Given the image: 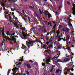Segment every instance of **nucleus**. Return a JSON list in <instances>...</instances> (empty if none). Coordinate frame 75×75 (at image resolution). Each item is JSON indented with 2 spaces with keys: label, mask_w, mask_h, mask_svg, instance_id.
Here are the masks:
<instances>
[{
  "label": "nucleus",
  "mask_w": 75,
  "mask_h": 75,
  "mask_svg": "<svg viewBox=\"0 0 75 75\" xmlns=\"http://www.w3.org/2000/svg\"><path fill=\"white\" fill-rule=\"evenodd\" d=\"M70 60V59L69 58H65L63 61H61L60 59H58L56 61V63H57L58 62H68Z\"/></svg>",
  "instance_id": "1"
},
{
  "label": "nucleus",
  "mask_w": 75,
  "mask_h": 75,
  "mask_svg": "<svg viewBox=\"0 0 75 75\" xmlns=\"http://www.w3.org/2000/svg\"><path fill=\"white\" fill-rule=\"evenodd\" d=\"M29 42L27 44V45H29V46H30V47H32V46H33L34 45L33 43H35V42H34L33 41H31L30 42V40L28 41Z\"/></svg>",
  "instance_id": "2"
},
{
  "label": "nucleus",
  "mask_w": 75,
  "mask_h": 75,
  "mask_svg": "<svg viewBox=\"0 0 75 75\" xmlns=\"http://www.w3.org/2000/svg\"><path fill=\"white\" fill-rule=\"evenodd\" d=\"M62 30L63 31H64L65 33H67L69 32V29L67 27L65 29H64V28H63Z\"/></svg>",
  "instance_id": "3"
},
{
  "label": "nucleus",
  "mask_w": 75,
  "mask_h": 75,
  "mask_svg": "<svg viewBox=\"0 0 75 75\" xmlns=\"http://www.w3.org/2000/svg\"><path fill=\"white\" fill-rule=\"evenodd\" d=\"M4 27H3L2 28V35L3 36V37L4 38H6V35H5V34L4 33Z\"/></svg>",
  "instance_id": "4"
},
{
  "label": "nucleus",
  "mask_w": 75,
  "mask_h": 75,
  "mask_svg": "<svg viewBox=\"0 0 75 75\" xmlns=\"http://www.w3.org/2000/svg\"><path fill=\"white\" fill-rule=\"evenodd\" d=\"M13 24L14 25V27H16V28H17L18 29H19V26H18V25H17V23H15L14 22H12Z\"/></svg>",
  "instance_id": "5"
},
{
  "label": "nucleus",
  "mask_w": 75,
  "mask_h": 75,
  "mask_svg": "<svg viewBox=\"0 0 75 75\" xmlns=\"http://www.w3.org/2000/svg\"><path fill=\"white\" fill-rule=\"evenodd\" d=\"M26 67H27L28 68H29V69L31 68V67L30 65V64L29 63H27L26 64Z\"/></svg>",
  "instance_id": "6"
},
{
  "label": "nucleus",
  "mask_w": 75,
  "mask_h": 75,
  "mask_svg": "<svg viewBox=\"0 0 75 75\" xmlns=\"http://www.w3.org/2000/svg\"><path fill=\"white\" fill-rule=\"evenodd\" d=\"M16 63H15V64H16V67H20V65H21V64L22 63H20L19 64H18V62H16Z\"/></svg>",
  "instance_id": "7"
},
{
  "label": "nucleus",
  "mask_w": 75,
  "mask_h": 75,
  "mask_svg": "<svg viewBox=\"0 0 75 75\" xmlns=\"http://www.w3.org/2000/svg\"><path fill=\"white\" fill-rule=\"evenodd\" d=\"M23 17H24V18H25V19H26V18H28L29 20L28 22H30V18L29 17H27V16L26 15H24Z\"/></svg>",
  "instance_id": "8"
},
{
  "label": "nucleus",
  "mask_w": 75,
  "mask_h": 75,
  "mask_svg": "<svg viewBox=\"0 0 75 75\" xmlns=\"http://www.w3.org/2000/svg\"><path fill=\"white\" fill-rule=\"evenodd\" d=\"M23 58H24V57L22 56V57H21L20 58V59H19V61H21V62H23V61H24V60H23Z\"/></svg>",
  "instance_id": "9"
},
{
  "label": "nucleus",
  "mask_w": 75,
  "mask_h": 75,
  "mask_svg": "<svg viewBox=\"0 0 75 75\" xmlns=\"http://www.w3.org/2000/svg\"><path fill=\"white\" fill-rule=\"evenodd\" d=\"M1 3V6H2L3 7H4L5 6V4L4 3L1 2V1H0Z\"/></svg>",
  "instance_id": "10"
},
{
  "label": "nucleus",
  "mask_w": 75,
  "mask_h": 75,
  "mask_svg": "<svg viewBox=\"0 0 75 75\" xmlns=\"http://www.w3.org/2000/svg\"><path fill=\"white\" fill-rule=\"evenodd\" d=\"M18 69H19V67L18 68H17L16 67H15L13 68L12 69H13V70L15 71H16V70L17 71V70H18Z\"/></svg>",
  "instance_id": "11"
},
{
  "label": "nucleus",
  "mask_w": 75,
  "mask_h": 75,
  "mask_svg": "<svg viewBox=\"0 0 75 75\" xmlns=\"http://www.w3.org/2000/svg\"><path fill=\"white\" fill-rule=\"evenodd\" d=\"M11 39L14 40V41H16V39L15 38V37H14V36H11Z\"/></svg>",
  "instance_id": "12"
},
{
  "label": "nucleus",
  "mask_w": 75,
  "mask_h": 75,
  "mask_svg": "<svg viewBox=\"0 0 75 75\" xmlns=\"http://www.w3.org/2000/svg\"><path fill=\"white\" fill-rule=\"evenodd\" d=\"M10 41H13V42H14L15 43H17V41H14V39H10Z\"/></svg>",
  "instance_id": "13"
},
{
  "label": "nucleus",
  "mask_w": 75,
  "mask_h": 75,
  "mask_svg": "<svg viewBox=\"0 0 75 75\" xmlns=\"http://www.w3.org/2000/svg\"><path fill=\"white\" fill-rule=\"evenodd\" d=\"M11 71V69H9L8 70V72H7L8 74L7 75H9V74H10Z\"/></svg>",
  "instance_id": "14"
},
{
  "label": "nucleus",
  "mask_w": 75,
  "mask_h": 75,
  "mask_svg": "<svg viewBox=\"0 0 75 75\" xmlns=\"http://www.w3.org/2000/svg\"><path fill=\"white\" fill-rule=\"evenodd\" d=\"M66 50H68V51H69L71 50V48H70V47H67V48H66Z\"/></svg>",
  "instance_id": "15"
},
{
  "label": "nucleus",
  "mask_w": 75,
  "mask_h": 75,
  "mask_svg": "<svg viewBox=\"0 0 75 75\" xmlns=\"http://www.w3.org/2000/svg\"><path fill=\"white\" fill-rule=\"evenodd\" d=\"M12 71L13 72V75H16V73L15 72V71L13 70V69H12Z\"/></svg>",
  "instance_id": "16"
},
{
  "label": "nucleus",
  "mask_w": 75,
  "mask_h": 75,
  "mask_svg": "<svg viewBox=\"0 0 75 75\" xmlns=\"http://www.w3.org/2000/svg\"><path fill=\"white\" fill-rule=\"evenodd\" d=\"M50 32H51V34H52V33H54V34H55V30H52Z\"/></svg>",
  "instance_id": "17"
},
{
  "label": "nucleus",
  "mask_w": 75,
  "mask_h": 75,
  "mask_svg": "<svg viewBox=\"0 0 75 75\" xmlns=\"http://www.w3.org/2000/svg\"><path fill=\"white\" fill-rule=\"evenodd\" d=\"M59 33H60V31H59V30H57V35H59Z\"/></svg>",
  "instance_id": "18"
},
{
  "label": "nucleus",
  "mask_w": 75,
  "mask_h": 75,
  "mask_svg": "<svg viewBox=\"0 0 75 75\" xmlns=\"http://www.w3.org/2000/svg\"><path fill=\"white\" fill-rule=\"evenodd\" d=\"M26 35H24V34L23 35V36L24 37V38H22V39H24V40H25V39L26 38H26V37H25V36Z\"/></svg>",
  "instance_id": "19"
},
{
  "label": "nucleus",
  "mask_w": 75,
  "mask_h": 75,
  "mask_svg": "<svg viewBox=\"0 0 75 75\" xmlns=\"http://www.w3.org/2000/svg\"><path fill=\"white\" fill-rule=\"evenodd\" d=\"M46 39L47 41H48V40H49V37L46 36Z\"/></svg>",
  "instance_id": "20"
},
{
  "label": "nucleus",
  "mask_w": 75,
  "mask_h": 75,
  "mask_svg": "<svg viewBox=\"0 0 75 75\" xmlns=\"http://www.w3.org/2000/svg\"><path fill=\"white\" fill-rule=\"evenodd\" d=\"M46 62H51V60H49V59H47Z\"/></svg>",
  "instance_id": "21"
},
{
  "label": "nucleus",
  "mask_w": 75,
  "mask_h": 75,
  "mask_svg": "<svg viewBox=\"0 0 75 75\" xmlns=\"http://www.w3.org/2000/svg\"><path fill=\"white\" fill-rule=\"evenodd\" d=\"M67 3L68 5H69L70 6L71 5V3H70V2L68 1H67Z\"/></svg>",
  "instance_id": "22"
},
{
  "label": "nucleus",
  "mask_w": 75,
  "mask_h": 75,
  "mask_svg": "<svg viewBox=\"0 0 75 75\" xmlns=\"http://www.w3.org/2000/svg\"><path fill=\"white\" fill-rule=\"evenodd\" d=\"M20 30H23V31H24L25 30V29L24 28V27H22L21 29V28H20Z\"/></svg>",
  "instance_id": "23"
},
{
  "label": "nucleus",
  "mask_w": 75,
  "mask_h": 75,
  "mask_svg": "<svg viewBox=\"0 0 75 75\" xmlns=\"http://www.w3.org/2000/svg\"><path fill=\"white\" fill-rule=\"evenodd\" d=\"M11 16H9V20H10V21H11Z\"/></svg>",
  "instance_id": "24"
},
{
  "label": "nucleus",
  "mask_w": 75,
  "mask_h": 75,
  "mask_svg": "<svg viewBox=\"0 0 75 75\" xmlns=\"http://www.w3.org/2000/svg\"><path fill=\"white\" fill-rule=\"evenodd\" d=\"M38 20H40V21H42V18H41L40 17H38Z\"/></svg>",
  "instance_id": "25"
},
{
  "label": "nucleus",
  "mask_w": 75,
  "mask_h": 75,
  "mask_svg": "<svg viewBox=\"0 0 75 75\" xmlns=\"http://www.w3.org/2000/svg\"><path fill=\"white\" fill-rule=\"evenodd\" d=\"M29 36H30V35L27 34L25 36V37H26V38H26L27 37H29Z\"/></svg>",
  "instance_id": "26"
},
{
  "label": "nucleus",
  "mask_w": 75,
  "mask_h": 75,
  "mask_svg": "<svg viewBox=\"0 0 75 75\" xmlns=\"http://www.w3.org/2000/svg\"><path fill=\"white\" fill-rule=\"evenodd\" d=\"M39 10L41 14L42 13V12H41V9L40 8L39 9Z\"/></svg>",
  "instance_id": "27"
},
{
  "label": "nucleus",
  "mask_w": 75,
  "mask_h": 75,
  "mask_svg": "<svg viewBox=\"0 0 75 75\" xmlns=\"http://www.w3.org/2000/svg\"><path fill=\"white\" fill-rule=\"evenodd\" d=\"M59 57V56H58L56 57H54L53 58V59H55V58H56V59H57L58 58V57Z\"/></svg>",
  "instance_id": "28"
},
{
  "label": "nucleus",
  "mask_w": 75,
  "mask_h": 75,
  "mask_svg": "<svg viewBox=\"0 0 75 75\" xmlns=\"http://www.w3.org/2000/svg\"><path fill=\"white\" fill-rule=\"evenodd\" d=\"M62 25H59V29H61V28H62Z\"/></svg>",
  "instance_id": "29"
},
{
  "label": "nucleus",
  "mask_w": 75,
  "mask_h": 75,
  "mask_svg": "<svg viewBox=\"0 0 75 75\" xmlns=\"http://www.w3.org/2000/svg\"><path fill=\"white\" fill-rule=\"evenodd\" d=\"M22 18H23V20L25 21V22H26V19L24 18V17H22Z\"/></svg>",
  "instance_id": "30"
},
{
  "label": "nucleus",
  "mask_w": 75,
  "mask_h": 75,
  "mask_svg": "<svg viewBox=\"0 0 75 75\" xmlns=\"http://www.w3.org/2000/svg\"><path fill=\"white\" fill-rule=\"evenodd\" d=\"M42 66H43V67H45V63L44 62H42Z\"/></svg>",
  "instance_id": "31"
},
{
  "label": "nucleus",
  "mask_w": 75,
  "mask_h": 75,
  "mask_svg": "<svg viewBox=\"0 0 75 75\" xmlns=\"http://www.w3.org/2000/svg\"><path fill=\"white\" fill-rule=\"evenodd\" d=\"M26 74L27 75H29V74H30V72H28V71H26Z\"/></svg>",
  "instance_id": "32"
},
{
  "label": "nucleus",
  "mask_w": 75,
  "mask_h": 75,
  "mask_svg": "<svg viewBox=\"0 0 75 75\" xmlns=\"http://www.w3.org/2000/svg\"><path fill=\"white\" fill-rule=\"evenodd\" d=\"M59 40H58V42H59V41H61V40H62V38H59Z\"/></svg>",
  "instance_id": "33"
},
{
  "label": "nucleus",
  "mask_w": 75,
  "mask_h": 75,
  "mask_svg": "<svg viewBox=\"0 0 75 75\" xmlns=\"http://www.w3.org/2000/svg\"><path fill=\"white\" fill-rule=\"evenodd\" d=\"M52 59V58H51V57H50L49 59V60H52V61H54V59Z\"/></svg>",
  "instance_id": "34"
},
{
  "label": "nucleus",
  "mask_w": 75,
  "mask_h": 75,
  "mask_svg": "<svg viewBox=\"0 0 75 75\" xmlns=\"http://www.w3.org/2000/svg\"><path fill=\"white\" fill-rule=\"evenodd\" d=\"M61 6H59V8H58V10H61Z\"/></svg>",
  "instance_id": "35"
},
{
  "label": "nucleus",
  "mask_w": 75,
  "mask_h": 75,
  "mask_svg": "<svg viewBox=\"0 0 75 75\" xmlns=\"http://www.w3.org/2000/svg\"><path fill=\"white\" fill-rule=\"evenodd\" d=\"M47 47V45H44L43 46V48H45Z\"/></svg>",
  "instance_id": "36"
},
{
  "label": "nucleus",
  "mask_w": 75,
  "mask_h": 75,
  "mask_svg": "<svg viewBox=\"0 0 75 75\" xmlns=\"http://www.w3.org/2000/svg\"><path fill=\"white\" fill-rule=\"evenodd\" d=\"M72 14H73V15H75V10L73 11Z\"/></svg>",
  "instance_id": "37"
},
{
  "label": "nucleus",
  "mask_w": 75,
  "mask_h": 75,
  "mask_svg": "<svg viewBox=\"0 0 75 75\" xmlns=\"http://www.w3.org/2000/svg\"><path fill=\"white\" fill-rule=\"evenodd\" d=\"M69 22H71H71H72V19H69V20H68Z\"/></svg>",
  "instance_id": "38"
},
{
  "label": "nucleus",
  "mask_w": 75,
  "mask_h": 75,
  "mask_svg": "<svg viewBox=\"0 0 75 75\" xmlns=\"http://www.w3.org/2000/svg\"><path fill=\"white\" fill-rule=\"evenodd\" d=\"M43 31L45 33H47V31L46 30V29L45 28L44 29Z\"/></svg>",
  "instance_id": "39"
},
{
  "label": "nucleus",
  "mask_w": 75,
  "mask_h": 75,
  "mask_svg": "<svg viewBox=\"0 0 75 75\" xmlns=\"http://www.w3.org/2000/svg\"><path fill=\"white\" fill-rule=\"evenodd\" d=\"M71 24V23H70V22H68V25L69 26V25H70Z\"/></svg>",
  "instance_id": "40"
},
{
  "label": "nucleus",
  "mask_w": 75,
  "mask_h": 75,
  "mask_svg": "<svg viewBox=\"0 0 75 75\" xmlns=\"http://www.w3.org/2000/svg\"><path fill=\"white\" fill-rule=\"evenodd\" d=\"M47 15H48V16H51V14H50V13L49 12L48 13V14Z\"/></svg>",
  "instance_id": "41"
},
{
  "label": "nucleus",
  "mask_w": 75,
  "mask_h": 75,
  "mask_svg": "<svg viewBox=\"0 0 75 75\" xmlns=\"http://www.w3.org/2000/svg\"><path fill=\"white\" fill-rule=\"evenodd\" d=\"M59 73V71L58 70H56V74H58Z\"/></svg>",
  "instance_id": "42"
},
{
  "label": "nucleus",
  "mask_w": 75,
  "mask_h": 75,
  "mask_svg": "<svg viewBox=\"0 0 75 75\" xmlns=\"http://www.w3.org/2000/svg\"><path fill=\"white\" fill-rule=\"evenodd\" d=\"M14 35H15V33H14L13 34H11V36L12 37L13 36H13H14Z\"/></svg>",
  "instance_id": "43"
},
{
  "label": "nucleus",
  "mask_w": 75,
  "mask_h": 75,
  "mask_svg": "<svg viewBox=\"0 0 75 75\" xmlns=\"http://www.w3.org/2000/svg\"><path fill=\"white\" fill-rule=\"evenodd\" d=\"M17 0H13V3H15V2H16V1H17Z\"/></svg>",
  "instance_id": "44"
},
{
  "label": "nucleus",
  "mask_w": 75,
  "mask_h": 75,
  "mask_svg": "<svg viewBox=\"0 0 75 75\" xmlns=\"http://www.w3.org/2000/svg\"><path fill=\"white\" fill-rule=\"evenodd\" d=\"M29 62H30L31 63H33V62H34L33 61L31 60H29Z\"/></svg>",
  "instance_id": "45"
},
{
  "label": "nucleus",
  "mask_w": 75,
  "mask_h": 75,
  "mask_svg": "<svg viewBox=\"0 0 75 75\" xmlns=\"http://www.w3.org/2000/svg\"><path fill=\"white\" fill-rule=\"evenodd\" d=\"M55 65H52V69H53V68H55Z\"/></svg>",
  "instance_id": "46"
},
{
  "label": "nucleus",
  "mask_w": 75,
  "mask_h": 75,
  "mask_svg": "<svg viewBox=\"0 0 75 75\" xmlns=\"http://www.w3.org/2000/svg\"><path fill=\"white\" fill-rule=\"evenodd\" d=\"M10 43H11L10 44L11 45L12 44H15V42H14V43H12V42H11Z\"/></svg>",
  "instance_id": "47"
},
{
  "label": "nucleus",
  "mask_w": 75,
  "mask_h": 75,
  "mask_svg": "<svg viewBox=\"0 0 75 75\" xmlns=\"http://www.w3.org/2000/svg\"><path fill=\"white\" fill-rule=\"evenodd\" d=\"M21 48H22V49H23V50H24V49H25V47H22Z\"/></svg>",
  "instance_id": "48"
},
{
  "label": "nucleus",
  "mask_w": 75,
  "mask_h": 75,
  "mask_svg": "<svg viewBox=\"0 0 75 75\" xmlns=\"http://www.w3.org/2000/svg\"><path fill=\"white\" fill-rule=\"evenodd\" d=\"M22 11L23 13V15H24V14H25V12H24V10H22Z\"/></svg>",
  "instance_id": "49"
},
{
  "label": "nucleus",
  "mask_w": 75,
  "mask_h": 75,
  "mask_svg": "<svg viewBox=\"0 0 75 75\" xmlns=\"http://www.w3.org/2000/svg\"><path fill=\"white\" fill-rule=\"evenodd\" d=\"M53 69H54V68L50 70V72H52V71H53Z\"/></svg>",
  "instance_id": "50"
},
{
  "label": "nucleus",
  "mask_w": 75,
  "mask_h": 75,
  "mask_svg": "<svg viewBox=\"0 0 75 75\" xmlns=\"http://www.w3.org/2000/svg\"><path fill=\"white\" fill-rule=\"evenodd\" d=\"M35 15H36V17H37V18H38V17H38V16L37 15V13H35Z\"/></svg>",
  "instance_id": "51"
},
{
  "label": "nucleus",
  "mask_w": 75,
  "mask_h": 75,
  "mask_svg": "<svg viewBox=\"0 0 75 75\" xmlns=\"http://www.w3.org/2000/svg\"><path fill=\"white\" fill-rule=\"evenodd\" d=\"M3 7V9L4 10H6V9L5 8V7Z\"/></svg>",
  "instance_id": "52"
},
{
  "label": "nucleus",
  "mask_w": 75,
  "mask_h": 75,
  "mask_svg": "<svg viewBox=\"0 0 75 75\" xmlns=\"http://www.w3.org/2000/svg\"><path fill=\"white\" fill-rule=\"evenodd\" d=\"M5 18H6V19H8V18L7 17H6V15H5Z\"/></svg>",
  "instance_id": "53"
},
{
  "label": "nucleus",
  "mask_w": 75,
  "mask_h": 75,
  "mask_svg": "<svg viewBox=\"0 0 75 75\" xmlns=\"http://www.w3.org/2000/svg\"><path fill=\"white\" fill-rule=\"evenodd\" d=\"M73 7H75V4H73Z\"/></svg>",
  "instance_id": "54"
},
{
  "label": "nucleus",
  "mask_w": 75,
  "mask_h": 75,
  "mask_svg": "<svg viewBox=\"0 0 75 75\" xmlns=\"http://www.w3.org/2000/svg\"><path fill=\"white\" fill-rule=\"evenodd\" d=\"M43 22L45 23V24H46V23H47V21H44Z\"/></svg>",
  "instance_id": "55"
},
{
  "label": "nucleus",
  "mask_w": 75,
  "mask_h": 75,
  "mask_svg": "<svg viewBox=\"0 0 75 75\" xmlns=\"http://www.w3.org/2000/svg\"><path fill=\"white\" fill-rule=\"evenodd\" d=\"M48 18H50V17H52V16H48Z\"/></svg>",
  "instance_id": "56"
},
{
  "label": "nucleus",
  "mask_w": 75,
  "mask_h": 75,
  "mask_svg": "<svg viewBox=\"0 0 75 75\" xmlns=\"http://www.w3.org/2000/svg\"><path fill=\"white\" fill-rule=\"evenodd\" d=\"M51 44L52 45H51L50 46L51 47H52L53 46V45H52V43H51Z\"/></svg>",
  "instance_id": "57"
},
{
  "label": "nucleus",
  "mask_w": 75,
  "mask_h": 75,
  "mask_svg": "<svg viewBox=\"0 0 75 75\" xmlns=\"http://www.w3.org/2000/svg\"><path fill=\"white\" fill-rule=\"evenodd\" d=\"M67 21H68L69 20V19H70V17H69L68 18H67Z\"/></svg>",
  "instance_id": "58"
},
{
  "label": "nucleus",
  "mask_w": 75,
  "mask_h": 75,
  "mask_svg": "<svg viewBox=\"0 0 75 75\" xmlns=\"http://www.w3.org/2000/svg\"><path fill=\"white\" fill-rule=\"evenodd\" d=\"M33 37H34V38H36L35 37V35H33Z\"/></svg>",
  "instance_id": "59"
},
{
  "label": "nucleus",
  "mask_w": 75,
  "mask_h": 75,
  "mask_svg": "<svg viewBox=\"0 0 75 75\" xmlns=\"http://www.w3.org/2000/svg\"><path fill=\"white\" fill-rule=\"evenodd\" d=\"M67 39H64L63 40V41H67Z\"/></svg>",
  "instance_id": "60"
},
{
  "label": "nucleus",
  "mask_w": 75,
  "mask_h": 75,
  "mask_svg": "<svg viewBox=\"0 0 75 75\" xmlns=\"http://www.w3.org/2000/svg\"><path fill=\"white\" fill-rule=\"evenodd\" d=\"M67 20H65L64 21L65 22V23H67Z\"/></svg>",
  "instance_id": "61"
},
{
  "label": "nucleus",
  "mask_w": 75,
  "mask_h": 75,
  "mask_svg": "<svg viewBox=\"0 0 75 75\" xmlns=\"http://www.w3.org/2000/svg\"><path fill=\"white\" fill-rule=\"evenodd\" d=\"M49 43H50V42H46V44H47V45H48V44H49Z\"/></svg>",
  "instance_id": "62"
},
{
  "label": "nucleus",
  "mask_w": 75,
  "mask_h": 75,
  "mask_svg": "<svg viewBox=\"0 0 75 75\" xmlns=\"http://www.w3.org/2000/svg\"><path fill=\"white\" fill-rule=\"evenodd\" d=\"M57 70H58V71H59H59H61V70L60 69H58Z\"/></svg>",
  "instance_id": "63"
},
{
  "label": "nucleus",
  "mask_w": 75,
  "mask_h": 75,
  "mask_svg": "<svg viewBox=\"0 0 75 75\" xmlns=\"http://www.w3.org/2000/svg\"><path fill=\"white\" fill-rule=\"evenodd\" d=\"M59 48H60V46H59L58 47V49H59Z\"/></svg>",
  "instance_id": "64"
}]
</instances>
